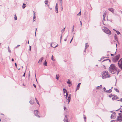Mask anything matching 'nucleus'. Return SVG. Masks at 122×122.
<instances>
[{"mask_svg": "<svg viewBox=\"0 0 122 122\" xmlns=\"http://www.w3.org/2000/svg\"><path fill=\"white\" fill-rule=\"evenodd\" d=\"M102 77L103 79L110 77V74L108 73L107 71H104L102 73Z\"/></svg>", "mask_w": 122, "mask_h": 122, "instance_id": "f257e3e1", "label": "nucleus"}, {"mask_svg": "<svg viewBox=\"0 0 122 122\" xmlns=\"http://www.w3.org/2000/svg\"><path fill=\"white\" fill-rule=\"evenodd\" d=\"M114 65L113 64H111L110 65L109 68V72L112 74H114Z\"/></svg>", "mask_w": 122, "mask_h": 122, "instance_id": "f03ea898", "label": "nucleus"}, {"mask_svg": "<svg viewBox=\"0 0 122 122\" xmlns=\"http://www.w3.org/2000/svg\"><path fill=\"white\" fill-rule=\"evenodd\" d=\"M104 31L106 33L109 35H110L111 34L110 30L106 27H105L103 29Z\"/></svg>", "mask_w": 122, "mask_h": 122, "instance_id": "7ed1b4c3", "label": "nucleus"}, {"mask_svg": "<svg viewBox=\"0 0 122 122\" xmlns=\"http://www.w3.org/2000/svg\"><path fill=\"white\" fill-rule=\"evenodd\" d=\"M118 64L119 67L122 70V58L118 61Z\"/></svg>", "mask_w": 122, "mask_h": 122, "instance_id": "20e7f679", "label": "nucleus"}, {"mask_svg": "<svg viewBox=\"0 0 122 122\" xmlns=\"http://www.w3.org/2000/svg\"><path fill=\"white\" fill-rule=\"evenodd\" d=\"M118 115L119 116L117 117V121H122V113H119Z\"/></svg>", "mask_w": 122, "mask_h": 122, "instance_id": "39448f33", "label": "nucleus"}, {"mask_svg": "<svg viewBox=\"0 0 122 122\" xmlns=\"http://www.w3.org/2000/svg\"><path fill=\"white\" fill-rule=\"evenodd\" d=\"M34 113L36 116L39 118L40 117V116L39 115H38V110H36L34 111Z\"/></svg>", "mask_w": 122, "mask_h": 122, "instance_id": "423d86ee", "label": "nucleus"}, {"mask_svg": "<svg viewBox=\"0 0 122 122\" xmlns=\"http://www.w3.org/2000/svg\"><path fill=\"white\" fill-rule=\"evenodd\" d=\"M120 54H118L116 55V56H115V62L118 60L120 57Z\"/></svg>", "mask_w": 122, "mask_h": 122, "instance_id": "0eeeda50", "label": "nucleus"}, {"mask_svg": "<svg viewBox=\"0 0 122 122\" xmlns=\"http://www.w3.org/2000/svg\"><path fill=\"white\" fill-rule=\"evenodd\" d=\"M69 96L68 97V98L67 99V100L68 101V104H69L71 99V94H69Z\"/></svg>", "mask_w": 122, "mask_h": 122, "instance_id": "6e6552de", "label": "nucleus"}, {"mask_svg": "<svg viewBox=\"0 0 122 122\" xmlns=\"http://www.w3.org/2000/svg\"><path fill=\"white\" fill-rule=\"evenodd\" d=\"M64 121L65 122H68V121L67 120V118L66 115L65 116L64 118Z\"/></svg>", "mask_w": 122, "mask_h": 122, "instance_id": "1a4fd4ad", "label": "nucleus"}, {"mask_svg": "<svg viewBox=\"0 0 122 122\" xmlns=\"http://www.w3.org/2000/svg\"><path fill=\"white\" fill-rule=\"evenodd\" d=\"M43 59L44 58L43 57H42L39 61H38V63L40 64H41V62Z\"/></svg>", "mask_w": 122, "mask_h": 122, "instance_id": "9d476101", "label": "nucleus"}, {"mask_svg": "<svg viewBox=\"0 0 122 122\" xmlns=\"http://www.w3.org/2000/svg\"><path fill=\"white\" fill-rule=\"evenodd\" d=\"M108 9L113 13H114V9L112 8H110Z\"/></svg>", "mask_w": 122, "mask_h": 122, "instance_id": "9b49d317", "label": "nucleus"}, {"mask_svg": "<svg viewBox=\"0 0 122 122\" xmlns=\"http://www.w3.org/2000/svg\"><path fill=\"white\" fill-rule=\"evenodd\" d=\"M81 84V83H79L77 85V86L76 88V91L78 90L80 88V84Z\"/></svg>", "mask_w": 122, "mask_h": 122, "instance_id": "f8f14e48", "label": "nucleus"}, {"mask_svg": "<svg viewBox=\"0 0 122 122\" xmlns=\"http://www.w3.org/2000/svg\"><path fill=\"white\" fill-rule=\"evenodd\" d=\"M112 92V90L111 89H110L108 90H107L105 92L106 93H110Z\"/></svg>", "mask_w": 122, "mask_h": 122, "instance_id": "ddd939ff", "label": "nucleus"}, {"mask_svg": "<svg viewBox=\"0 0 122 122\" xmlns=\"http://www.w3.org/2000/svg\"><path fill=\"white\" fill-rule=\"evenodd\" d=\"M29 102L30 104L32 105L34 104V100H31Z\"/></svg>", "mask_w": 122, "mask_h": 122, "instance_id": "4468645a", "label": "nucleus"}, {"mask_svg": "<svg viewBox=\"0 0 122 122\" xmlns=\"http://www.w3.org/2000/svg\"><path fill=\"white\" fill-rule=\"evenodd\" d=\"M68 92H66V95H64V96H66V97H65V98L67 99V98L68 97Z\"/></svg>", "mask_w": 122, "mask_h": 122, "instance_id": "2eb2a0df", "label": "nucleus"}, {"mask_svg": "<svg viewBox=\"0 0 122 122\" xmlns=\"http://www.w3.org/2000/svg\"><path fill=\"white\" fill-rule=\"evenodd\" d=\"M63 90L64 94H65L66 93V92H68L67 91V90H66V89H65V88H63Z\"/></svg>", "mask_w": 122, "mask_h": 122, "instance_id": "dca6fc26", "label": "nucleus"}, {"mask_svg": "<svg viewBox=\"0 0 122 122\" xmlns=\"http://www.w3.org/2000/svg\"><path fill=\"white\" fill-rule=\"evenodd\" d=\"M26 6V5L24 3L22 6V7L23 9H24Z\"/></svg>", "mask_w": 122, "mask_h": 122, "instance_id": "f3484780", "label": "nucleus"}, {"mask_svg": "<svg viewBox=\"0 0 122 122\" xmlns=\"http://www.w3.org/2000/svg\"><path fill=\"white\" fill-rule=\"evenodd\" d=\"M43 64L45 66H47V62L46 60H45Z\"/></svg>", "mask_w": 122, "mask_h": 122, "instance_id": "a211bd4d", "label": "nucleus"}, {"mask_svg": "<svg viewBox=\"0 0 122 122\" xmlns=\"http://www.w3.org/2000/svg\"><path fill=\"white\" fill-rule=\"evenodd\" d=\"M114 116V113H113L111 115V119H113Z\"/></svg>", "mask_w": 122, "mask_h": 122, "instance_id": "6ab92c4d", "label": "nucleus"}, {"mask_svg": "<svg viewBox=\"0 0 122 122\" xmlns=\"http://www.w3.org/2000/svg\"><path fill=\"white\" fill-rule=\"evenodd\" d=\"M55 11L56 13H58V8H55Z\"/></svg>", "mask_w": 122, "mask_h": 122, "instance_id": "aec40b11", "label": "nucleus"}, {"mask_svg": "<svg viewBox=\"0 0 122 122\" xmlns=\"http://www.w3.org/2000/svg\"><path fill=\"white\" fill-rule=\"evenodd\" d=\"M107 60H109L110 62V61H111V60H110V59H106L102 61V62H103V61H107Z\"/></svg>", "mask_w": 122, "mask_h": 122, "instance_id": "412c9836", "label": "nucleus"}, {"mask_svg": "<svg viewBox=\"0 0 122 122\" xmlns=\"http://www.w3.org/2000/svg\"><path fill=\"white\" fill-rule=\"evenodd\" d=\"M67 83L68 84H70L71 83V82L70 80L68 79V81L67 82Z\"/></svg>", "mask_w": 122, "mask_h": 122, "instance_id": "4be33fe9", "label": "nucleus"}, {"mask_svg": "<svg viewBox=\"0 0 122 122\" xmlns=\"http://www.w3.org/2000/svg\"><path fill=\"white\" fill-rule=\"evenodd\" d=\"M115 31H116L117 35L120 34V33L118 31L116 30H115Z\"/></svg>", "mask_w": 122, "mask_h": 122, "instance_id": "5701e85b", "label": "nucleus"}, {"mask_svg": "<svg viewBox=\"0 0 122 122\" xmlns=\"http://www.w3.org/2000/svg\"><path fill=\"white\" fill-rule=\"evenodd\" d=\"M35 99L36 100V102L37 103V104H38L39 105V102L38 101L36 98H35Z\"/></svg>", "mask_w": 122, "mask_h": 122, "instance_id": "b1692460", "label": "nucleus"}, {"mask_svg": "<svg viewBox=\"0 0 122 122\" xmlns=\"http://www.w3.org/2000/svg\"><path fill=\"white\" fill-rule=\"evenodd\" d=\"M89 45L88 44V43H86L85 44V47H86V48L88 47H89Z\"/></svg>", "mask_w": 122, "mask_h": 122, "instance_id": "393cba45", "label": "nucleus"}, {"mask_svg": "<svg viewBox=\"0 0 122 122\" xmlns=\"http://www.w3.org/2000/svg\"><path fill=\"white\" fill-rule=\"evenodd\" d=\"M56 78L57 80H58L59 79V75H57V74L56 75Z\"/></svg>", "mask_w": 122, "mask_h": 122, "instance_id": "a878e982", "label": "nucleus"}, {"mask_svg": "<svg viewBox=\"0 0 122 122\" xmlns=\"http://www.w3.org/2000/svg\"><path fill=\"white\" fill-rule=\"evenodd\" d=\"M113 96H114V94L112 95V94H111L109 95L108 96L109 97L111 98Z\"/></svg>", "mask_w": 122, "mask_h": 122, "instance_id": "bb28decb", "label": "nucleus"}, {"mask_svg": "<svg viewBox=\"0 0 122 122\" xmlns=\"http://www.w3.org/2000/svg\"><path fill=\"white\" fill-rule=\"evenodd\" d=\"M14 19L15 20H17V18L15 14L14 16Z\"/></svg>", "mask_w": 122, "mask_h": 122, "instance_id": "cd10ccee", "label": "nucleus"}, {"mask_svg": "<svg viewBox=\"0 0 122 122\" xmlns=\"http://www.w3.org/2000/svg\"><path fill=\"white\" fill-rule=\"evenodd\" d=\"M108 57H102V58H101V60H102L103 59H104V58H108Z\"/></svg>", "mask_w": 122, "mask_h": 122, "instance_id": "c85d7f7f", "label": "nucleus"}, {"mask_svg": "<svg viewBox=\"0 0 122 122\" xmlns=\"http://www.w3.org/2000/svg\"><path fill=\"white\" fill-rule=\"evenodd\" d=\"M74 25L73 26L72 29L71 30L72 32H73V31L74 30Z\"/></svg>", "mask_w": 122, "mask_h": 122, "instance_id": "c756f323", "label": "nucleus"}, {"mask_svg": "<svg viewBox=\"0 0 122 122\" xmlns=\"http://www.w3.org/2000/svg\"><path fill=\"white\" fill-rule=\"evenodd\" d=\"M48 0H45V3L47 5V4L48 3Z\"/></svg>", "mask_w": 122, "mask_h": 122, "instance_id": "7c9ffc66", "label": "nucleus"}, {"mask_svg": "<svg viewBox=\"0 0 122 122\" xmlns=\"http://www.w3.org/2000/svg\"><path fill=\"white\" fill-rule=\"evenodd\" d=\"M115 97L116 98V99H119V98L117 96L115 95Z\"/></svg>", "mask_w": 122, "mask_h": 122, "instance_id": "2f4dec72", "label": "nucleus"}, {"mask_svg": "<svg viewBox=\"0 0 122 122\" xmlns=\"http://www.w3.org/2000/svg\"><path fill=\"white\" fill-rule=\"evenodd\" d=\"M115 90L116 91V92H119V90H118L117 88H115Z\"/></svg>", "mask_w": 122, "mask_h": 122, "instance_id": "473e14b6", "label": "nucleus"}, {"mask_svg": "<svg viewBox=\"0 0 122 122\" xmlns=\"http://www.w3.org/2000/svg\"><path fill=\"white\" fill-rule=\"evenodd\" d=\"M53 56L52 55V56L51 59L53 61H54L55 60L53 59Z\"/></svg>", "mask_w": 122, "mask_h": 122, "instance_id": "72a5a7b5", "label": "nucleus"}, {"mask_svg": "<svg viewBox=\"0 0 122 122\" xmlns=\"http://www.w3.org/2000/svg\"><path fill=\"white\" fill-rule=\"evenodd\" d=\"M117 36L116 34H115V40H116L117 39Z\"/></svg>", "mask_w": 122, "mask_h": 122, "instance_id": "f704fd0d", "label": "nucleus"}, {"mask_svg": "<svg viewBox=\"0 0 122 122\" xmlns=\"http://www.w3.org/2000/svg\"><path fill=\"white\" fill-rule=\"evenodd\" d=\"M36 16H33V21H35V19H36Z\"/></svg>", "mask_w": 122, "mask_h": 122, "instance_id": "c9c22d12", "label": "nucleus"}, {"mask_svg": "<svg viewBox=\"0 0 122 122\" xmlns=\"http://www.w3.org/2000/svg\"><path fill=\"white\" fill-rule=\"evenodd\" d=\"M103 91L104 92H105V91H106V90L105 88V87H104L103 88Z\"/></svg>", "mask_w": 122, "mask_h": 122, "instance_id": "e433bc0d", "label": "nucleus"}, {"mask_svg": "<svg viewBox=\"0 0 122 122\" xmlns=\"http://www.w3.org/2000/svg\"><path fill=\"white\" fill-rule=\"evenodd\" d=\"M103 20H105V16H104V15H103Z\"/></svg>", "mask_w": 122, "mask_h": 122, "instance_id": "4c0bfd02", "label": "nucleus"}, {"mask_svg": "<svg viewBox=\"0 0 122 122\" xmlns=\"http://www.w3.org/2000/svg\"><path fill=\"white\" fill-rule=\"evenodd\" d=\"M117 101H120V102H122V98H120V99L117 100Z\"/></svg>", "mask_w": 122, "mask_h": 122, "instance_id": "58836bf2", "label": "nucleus"}, {"mask_svg": "<svg viewBox=\"0 0 122 122\" xmlns=\"http://www.w3.org/2000/svg\"><path fill=\"white\" fill-rule=\"evenodd\" d=\"M62 36V34L61 35V36L60 37V41L61 42V40Z\"/></svg>", "mask_w": 122, "mask_h": 122, "instance_id": "ea45409f", "label": "nucleus"}, {"mask_svg": "<svg viewBox=\"0 0 122 122\" xmlns=\"http://www.w3.org/2000/svg\"><path fill=\"white\" fill-rule=\"evenodd\" d=\"M81 11H80L79 13L78 14H77V15H81Z\"/></svg>", "mask_w": 122, "mask_h": 122, "instance_id": "a19ab883", "label": "nucleus"}, {"mask_svg": "<svg viewBox=\"0 0 122 122\" xmlns=\"http://www.w3.org/2000/svg\"><path fill=\"white\" fill-rule=\"evenodd\" d=\"M8 51L9 52H10L11 51H10V49H9V47H8Z\"/></svg>", "mask_w": 122, "mask_h": 122, "instance_id": "79ce46f5", "label": "nucleus"}, {"mask_svg": "<svg viewBox=\"0 0 122 122\" xmlns=\"http://www.w3.org/2000/svg\"><path fill=\"white\" fill-rule=\"evenodd\" d=\"M60 3L61 4V5H62V0H60Z\"/></svg>", "mask_w": 122, "mask_h": 122, "instance_id": "37998d69", "label": "nucleus"}, {"mask_svg": "<svg viewBox=\"0 0 122 122\" xmlns=\"http://www.w3.org/2000/svg\"><path fill=\"white\" fill-rule=\"evenodd\" d=\"M100 87H99V86H97L96 87V88L97 89H99V88H100Z\"/></svg>", "mask_w": 122, "mask_h": 122, "instance_id": "c03bdc74", "label": "nucleus"}, {"mask_svg": "<svg viewBox=\"0 0 122 122\" xmlns=\"http://www.w3.org/2000/svg\"><path fill=\"white\" fill-rule=\"evenodd\" d=\"M58 46V45L57 44V45L55 46H52V47L53 48H55L57 46Z\"/></svg>", "mask_w": 122, "mask_h": 122, "instance_id": "a18cd8bd", "label": "nucleus"}, {"mask_svg": "<svg viewBox=\"0 0 122 122\" xmlns=\"http://www.w3.org/2000/svg\"><path fill=\"white\" fill-rule=\"evenodd\" d=\"M86 117H84V121L85 122H86Z\"/></svg>", "mask_w": 122, "mask_h": 122, "instance_id": "49530a36", "label": "nucleus"}, {"mask_svg": "<svg viewBox=\"0 0 122 122\" xmlns=\"http://www.w3.org/2000/svg\"><path fill=\"white\" fill-rule=\"evenodd\" d=\"M90 7L89 8V9H91V10H92V7H91V5H90Z\"/></svg>", "mask_w": 122, "mask_h": 122, "instance_id": "de8ad7c7", "label": "nucleus"}, {"mask_svg": "<svg viewBox=\"0 0 122 122\" xmlns=\"http://www.w3.org/2000/svg\"><path fill=\"white\" fill-rule=\"evenodd\" d=\"M25 72L24 73L23 75L22 76H23V77L25 76Z\"/></svg>", "mask_w": 122, "mask_h": 122, "instance_id": "09e8293b", "label": "nucleus"}, {"mask_svg": "<svg viewBox=\"0 0 122 122\" xmlns=\"http://www.w3.org/2000/svg\"><path fill=\"white\" fill-rule=\"evenodd\" d=\"M33 12L34 13V14H33L34 16H35L36 12H35L34 11H33Z\"/></svg>", "mask_w": 122, "mask_h": 122, "instance_id": "8fccbe9b", "label": "nucleus"}, {"mask_svg": "<svg viewBox=\"0 0 122 122\" xmlns=\"http://www.w3.org/2000/svg\"><path fill=\"white\" fill-rule=\"evenodd\" d=\"M75 33H73V36H72V38H73V37L74 36V35H75Z\"/></svg>", "mask_w": 122, "mask_h": 122, "instance_id": "3c124183", "label": "nucleus"}, {"mask_svg": "<svg viewBox=\"0 0 122 122\" xmlns=\"http://www.w3.org/2000/svg\"><path fill=\"white\" fill-rule=\"evenodd\" d=\"M33 86L34 87L36 88V85L35 84H33Z\"/></svg>", "mask_w": 122, "mask_h": 122, "instance_id": "603ef678", "label": "nucleus"}, {"mask_svg": "<svg viewBox=\"0 0 122 122\" xmlns=\"http://www.w3.org/2000/svg\"><path fill=\"white\" fill-rule=\"evenodd\" d=\"M15 67H16L17 68V64L16 63H15Z\"/></svg>", "mask_w": 122, "mask_h": 122, "instance_id": "864d4df0", "label": "nucleus"}, {"mask_svg": "<svg viewBox=\"0 0 122 122\" xmlns=\"http://www.w3.org/2000/svg\"><path fill=\"white\" fill-rule=\"evenodd\" d=\"M36 30H37V28H36L35 33V36H36Z\"/></svg>", "mask_w": 122, "mask_h": 122, "instance_id": "5fc2aeb1", "label": "nucleus"}, {"mask_svg": "<svg viewBox=\"0 0 122 122\" xmlns=\"http://www.w3.org/2000/svg\"><path fill=\"white\" fill-rule=\"evenodd\" d=\"M31 46H29V50L30 51L31 50Z\"/></svg>", "mask_w": 122, "mask_h": 122, "instance_id": "6e6d98bb", "label": "nucleus"}, {"mask_svg": "<svg viewBox=\"0 0 122 122\" xmlns=\"http://www.w3.org/2000/svg\"><path fill=\"white\" fill-rule=\"evenodd\" d=\"M66 109V107H64V110H65Z\"/></svg>", "mask_w": 122, "mask_h": 122, "instance_id": "4d7b16f0", "label": "nucleus"}, {"mask_svg": "<svg viewBox=\"0 0 122 122\" xmlns=\"http://www.w3.org/2000/svg\"><path fill=\"white\" fill-rule=\"evenodd\" d=\"M55 8H58V5L57 4H56Z\"/></svg>", "mask_w": 122, "mask_h": 122, "instance_id": "13d9d810", "label": "nucleus"}, {"mask_svg": "<svg viewBox=\"0 0 122 122\" xmlns=\"http://www.w3.org/2000/svg\"><path fill=\"white\" fill-rule=\"evenodd\" d=\"M20 46V45H17V46L15 47V48H17Z\"/></svg>", "mask_w": 122, "mask_h": 122, "instance_id": "bf43d9fd", "label": "nucleus"}, {"mask_svg": "<svg viewBox=\"0 0 122 122\" xmlns=\"http://www.w3.org/2000/svg\"><path fill=\"white\" fill-rule=\"evenodd\" d=\"M73 38H72V39L70 41V43L71 42V41H72L73 40Z\"/></svg>", "mask_w": 122, "mask_h": 122, "instance_id": "052dcab7", "label": "nucleus"}, {"mask_svg": "<svg viewBox=\"0 0 122 122\" xmlns=\"http://www.w3.org/2000/svg\"><path fill=\"white\" fill-rule=\"evenodd\" d=\"M120 71V70H118L117 71V74H118V73Z\"/></svg>", "mask_w": 122, "mask_h": 122, "instance_id": "680f3d73", "label": "nucleus"}, {"mask_svg": "<svg viewBox=\"0 0 122 122\" xmlns=\"http://www.w3.org/2000/svg\"><path fill=\"white\" fill-rule=\"evenodd\" d=\"M112 99L113 100H114V97H112Z\"/></svg>", "mask_w": 122, "mask_h": 122, "instance_id": "e2e57ef3", "label": "nucleus"}, {"mask_svg": "<svg viewBox=\"0 0 122 122\" xmlns=\"http://www.w3.org/2000/svg\"><path fill=\"white\" fill-rule=\"evenodd\" d=\"M112 61L113 62H114V58H113L112 59Z\"/></svg>", "mask_w": 122, "mask_h": 122, "instance_id": "0e129e2a", "label": "nucleus"}, {"mask_svg": "<svg viewBox=\"0 0 122 122\" xmlns=\"http://www.w3.org/2000/svg\"><path fill=\"white\" fill-rule=\"evenodd\" d=\"M80 24L82 26V22H81V21H80Z\"/></svg>", "mask_w": 122, "mask_h": 122, "instance_id": "69168bd1", "label": "nucleus"}, {"mask_svg": "<svg viewBox=\"0 0 122 122\" xmlns=\"http://www.w3.org/2000/svg\"><path fill=\"white\" fill-rule=\"evenodd\" d=\"M115 71L116 70L117 71V68L115 66Z\"/></svg>", "mask_w": 122, "mask_h": 122, "instance_id": "338daca9", "label": "nucleus"}, {"mask_svg": "<svg viewBox=\"0 0 122 122\" xmlns=\"http://www.w3.org/2000/svg\"><path fill=\"white\" fill-rule=\"evenodd\" d=\"M102 85H100V86H99L100 88H101L102 87Z\"/></svg>", "mask_w": 122, "mask_h": 122, "instance_id": "774afa93", "label": "nucleus"}]
</instances>
